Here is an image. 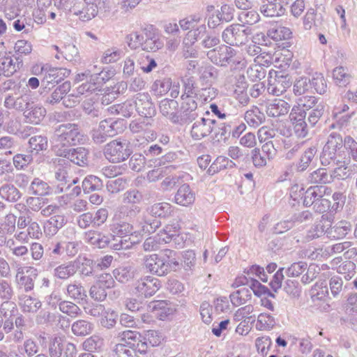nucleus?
I'll use <instances>...</instances> for the list:
<instances>
[{
	"mask_svg": "<svg viewBox=\"0 0 357 357\" xmlns=\"http://www.w3.org/2000/svg\"><path fill=\"white\" fill-rule=\"evenodd\" d=\"M0 197L8 202H15L20 198L21 193L13 185L6 183L0 188Z\"/></svg>",
	"mask_w": 357,
	"mask_h": 357,
	"instance_id": "49530a36",
	"label": "nucleus"
},
{
	"mask_svg": "<svg viewBox=\"0 0 357 357\" xmlns=\"http://www.w3.org/2000/svg\"><path fill=\"white\" fill-rule=\"evenodd\" d=\"M164 46L162 40L158 33L152 31H146L142 50L146 52H155Z\"/></svg>",
	"mask_w": 357,
	"mask_h": 357,
	"instance_id": "4be33fe9",
	"label": "nucleus"
},
{
	"mask_svg": "<svg viewBox=\"0 0 357 357\" xmlns=\"http://www.w3.org/2000/svg\"><path fill=\"white\" fill-rule=\"evenodd\" d=\"M56 152L58 155L69 160L78 166L84 167L88 164L89 151L84 147L63 149L56 150Z\"/></svg>",
	"mask_w": 357,
	"mask_h": 357,
	"instance_id": "9b49d317",
	"label": "nucleus"
},
{
	"mask_svg": "<svg viewBox=\"0 0 357 357\" xmlns=\"http://www.w3.org/2000/svg\"><path fill=\"white\" fill-rule=\"evenodd\" d=\"M217 128L214 129V138L218 142H226L231 135V126L227 123H221L217 126Z\"/></svg>",
	"mask_w": 357,
	"mask_h": 357,
	"instance_id": "774afa93",
	"label": "nucleus"
},
{
	"mask_svg": "<svg viewBox=\"0 0 357 357\" xmlns=\"http://www.w3.org/2000/svg\"><path fill=\"white\" fill-rule=\"evenodd\" d=\"M237 53L230 45H222L209 50L207 56L214 64L225 67L241 63V58Z\"/></svg>",
	"mask_w": 357,
	"mask_h": 357,
	"instance_id": "39448f33",
	"label": "nucleus"
},
{
	"mask_svg": "<svg viewBox=\"0 0 357 357\" xmlns=\"http://www.w3.org/2000/svg\"><path fill=\"white\" fill-rule=\"evenodd\" d=\"M47 146V139L45 136H33L29 140V153L31 155L38 154L40 151L46 150Z\"/></svg>",
	"mask_w": 357,
	"mask_h": 357,
	"instance_id": "3c124183",
	"label": "nucleus"
},
{
	"mask_svg": "<svg viewBox=\"0 0 357 357\" xmlns=\"http://www.w3.org/2000/svg\"><path fill=\"white\" fill-rule=\"evenodd\" d=\"M82 107L87 115L91 117H98L100 114L101 105L97 95L86 98L82 103Z\"/></svg>",
	"mask_w": 357,
	"mask_h": 357,
	"instance_id": "473e14b6",
	"label": "nucleus"
},
{
	"mask_svg": "<svg viewBox=\"0 0 357 357\" xmlns=\"http://www.w3.org/2000/svg\"><path fill=\"white\" fill-rule=\"evenodd\" d=\"M317 152V149L315 146H311L307 149L302 154L299 162L296 165L297 170L298 172L305 171L314 159Z\"/></svg>",
	"mask_w": 357,
	"mask_h": 357,
	"instance_id": "6e6d98bb",
	"label": "nucleus"
},
{
	"mask_svg": "<svg viewBox=\"0 0 357 357\" xmlns=\"http://www.w3.org/2000/svg\"><path fill=\"white\" fill-rule=\"evenodd\" d=\"M328 188L325 185H314L308 188L303 192V188L298 184L294 185L290 189V195L294 199L298 197L303 196V204L308 207L314 204L319 199L324 197Z\"/></svg>",
	"mask_w": 357,
	"mask_h": 357,
	"instance_id": "6e6552de",
	"label": "nucleus"
},
{
	"mask_svg": "<svg viewBox=\"0 0 357 357\" xmlns=\"http://www.w3.org/2000/svg\"><path fill=\"white\" fill-rule=\"evenodd\" d=\"M251 29L241 24H232L224 29L222 33V40L230 46H240L245 44Z\"/></svg>",
	"mask_w": 357,
	"mask_h": 357,
	"instance_id": "0eeeda50",
	"label": "nucleus"
},
{
	"mask_svg": "<svg viewBox=\"0 0 357 357\" xmlns=\"http://www.w3.org/2000/svg\"><path fill=\"white\" fill-rule=\"evenodd\" d=\"M70 87L71 84L70 82H64L52 92V93L47 98L46 102L51 105H54L61 100H63V96L70 91Z\"/></svg>",
	"mask_w": 357,
	"mask_h": 357,
	"instance_id": "09e8293b",
	"label": "nucleus"
},
{
	"mask_svg": "<svg viewBox=\"0 0 357 357\" xmlns=\"http://www.w3.org/2000/svg\"><path fill=\"white\" fill-rule=\"evenodd\" d=\"M303 24L305 30H310L313 26H319L321 24V19L317 18L316 10L310 8L303 18Z\"/></svg>",
	"mask_w": 357,
	"mask_h": 357,
	"instance_id": "13d9d810",
	"label": "nucleus"
},
{
	"mask_svg": "<svg viewBox=\"0 0 357 357\" xmlns=\"http://www.w3.org/2000/svg\"><path fill=\"white\" fill-rule=\"evenodd\" d=\"M183 93L181 97H199V89L193 77H185L182 79Z\"/></svg>",
	"mask_w": 357,
	"mask_h": 357,
	"instance_id": "37998d69",
	"label": "nucleus"
},
{
	"mask_svg": "<svg viewBox=\"0 0 357 357\" xmlns=\"http://www.w3.org/2000/svg\"><path fill=\"white\" fill-rule=\"evenodd\" d=\"M113 274L119 282L127 283L133 279L137 278L139 271L133 266H121L114 269Z\"/></svg>",
	"mask_w": 357,
	"mask_h": 357,
	"instance_id": "393cba45",
	"label": "nucleus"
},
{
	"mask_svg": "<svg viewBox=\"0 0 357 357\" xmlns=\"http://www.w3.org/2000/svg\"><path fill=\"white\" fill-rule=\"evenodd\" d=\"M291 108L287 101L282 99H275L266 105L267 115L273 118H280L286 116Z\"/></svg>",
	"mask_w": 357,
	"mask_h": 357,
	"instance_id": "dca6fc26",
	"label": "nucleus"
},
{
	"mask_svg": "<svg viewBox=\"0 0 357 357\" xmlns=\"http://www.w3.org/2000/svg\"><path fill=\"white\" fill-rule=\"evenodd\" d=\"M93 324L84 319H79L73 323L71 326L72 333L76 336H86L92 333Z\"/></svg>",
	"mask_w": 357,
	"mask_h": 357,
	"instance_id": "a19ab883",
	"label": "nucleus"
},
{
	"mask_svg": "<svg viewBox=\"0 0 357 357\" xmlns=\"http://www.w3.org/2000/svg\"><path fill=\"white\" fill-rule=\"evenodd\" d=\"M135 110L138 114L146 119L155 114V108L148 94L138 93L135 98Z\"/></svg>",
	"mask_w": 357,
	"mask_h": 357,
	"instance_id": "ddd939ff",
	"label": "nucleus"
},
{
	"mask_svg": "<svg viewBox=\"0 0 357 357\" xmlns=\"http://www.w3.org/2000/svg\"><path fill=\"white\" fill-rule=\"evenodd\" d=\"M123 52L121 49L112 47L106 50L101 61L104 63H111L119 61L123 56Z\"/></svg>",
	"mask_w": 357,
	"mask_h": 357,
	"instance_id": "338daca9",
	"label": "nucleus"
},
{
	"mask_svg": "<svg viewBox=\"0 0 357 357\" xmlns=\"http://www.w3.org/2000/svg\"><path fill=\"white\" fill-rule=\"evenodd\" d=\"M139 225L144 233H153L161 225V222L156 218L148 214H143L140 220L138 221Z\"/></svg>",
	"mask_w": 357,
	"mask_h": 357,
	"instance_id": "79ce46f5",
	"label": "nucleus"
},
{
	"mask_svg": "<svg viewBox=\"0 0 357 357\" xmlns=\"http://www.w3.org/2000/svg\"><path fill=\"white\" fill-rule=\"evenodd\" d=\"M244 119L250 127L257 128L265 122L266 116L259 107L253 106L245 112Z\"/></svg>",
	"mask_w": 357,
	"mask_h": 357,
	"instance_id": "2f4dec72",
	"label": "nucleus"
},
{
	"mask_svg": "<svg viewBox=\"0 0 357 357\" xmlns=\"http://www.w3.org/2000/svg\"><path fill=\"white\" fill-rule=\"evenodd\" d=\"M217 122L215 119L203 117L196 121L190 130V135L193 139L200 140L208 135L216 128Z\"/></svg>",
	"mask_w": 357,
	"mask_h": 357,
	"instance_id": "f8f14e48",
	"label": "nucleus"
},
{
	"mask_svg": "<svg viewBox=\"0 0 357 357\" xmlns=\"http://www.w3.org/2000/svg\"><path fill=\"white\" fill-rule=\"evenodd\" d=\"M63 255V241H52L46 250V259L48 267L54 268L59 264Z\"/></svg>",
	"mask_w": 357,
	"mask_h": 357,
	"instance_id": "a211bd4d",
	"label": "nucleus"
},
{
	"mask_svg": "<svg viewBox=\"0 0 357 357\" xmlns=\"http://www.w3.org/2000/svg\"><path fill=\"white\" fill-rule=\"evenodd\" d=\"M306 116L307 112L296 106L291 109L289 115L294 133L300 139L306 137L309 134V129L311 128L305 121Z\"/></svg>",
	"mask_w": 357,
	"mask_h": 357,
	"instance_id": "9d476101",
	"label": "nucleus"
},
{
	"mask_svg": "<svg viewBox=\"0 0 357 357\" xmlns=\"http://www.w3.org/2000/svg\"><path fill=\"white\" fill-rule=\"evenodd\" d=\"M181 111L183 116L189 120L195 119L197 116L195 111L201 103L199 97H181Z\"/></svg>",
	"mask_w": 357,
	"mask_h": 357,
	"instance_id": "412c9836",
	"label": "nucleus"
},
{
	"mask_svg": "<svg viewBox=\"0 0 357 357\" xmlns=\"http://www.w3.org/2000/svg\"><path fill=\"white\" fill-rule=\"evenodd\" d=\"M70 74V70L64 68H51L48 69L44 75L42 80V84L47 87L49 84H59L68 77Z\"/></svg>",
	"mask_w": 357,
	"mask_h": 357,
	"instance_id": "f3484780",
	"label": "nucleus"
},
{
	"mask_svg": "<svg viewBox=\"0 0 357 357\" xmlns=\"http://www.w3.org/2000/svg\"><path fill=\"white\" fill-rule=\"evenodd\" d=\"M178 102L172 99H163L159 105L160 113L164 116L168 118L173 123H180L182 120L181 117L178 114Z\"/></svg>",
	"mask_w": 357,
	"mask_h": 357,
	"instance_id": "2eb2a0df",
	"label": "nucleus"
},
{
	"mask_svg": "<svg viewBox=\"0 0 357 357\" xmlns=\"http://www.w3.org/2000/svg\"><path fill=\"white\" fill-rule=\"evenodd\" d=\"M75 266V273L79 270L80 273L84 276H91L96 270L94 264V260L91 259L85 256H79L74 260Z\"/></svg>",
	"mask_w": 357,
	"mask_h": 357,
	"instance_id": "cd10ccee",
	"label": "nucleus"
},
{
	"mask_svg": "<svg viewBox=\"0 0 357 357\" xmlns=\"http://www.w3.org/2000/svg\"><path fill=\"white\" fill-rule=\"evenodd\" d=\"M285 8L278 2V0H261L260 12L265 16L269 17L282 16L285 13Z\"/></svg>",
	"mask_w": 357,
	"mask_h": 357,
	"instance_id": "aec40b11",
	"label": "nucleus"
},
{
	"mask_svg": "<svg viewBox=\"0 0 357 357\" xmlns=\"http://www.w3.org/2000/svg\"><path fill=\"white\" fill-rule=\"evenodd\" d=\"M147 212L154 218H167L172 215L174 207L167 202L155 203L147 208Z\"/></svg>",
	"mask_w": 357,
	"mask_h": 357,
	"instance_id": "b1692460",
	"label": "nucleus"
},
{
	"mask_svg": "<svg viewBox=\"0 0 357 357\" xmlns=\"http://www.w3.org/2000/svg\"><path fill=\"white\" fill-rule=\"evenodd\" d=\"M55 178L60 182L57 186V192H63L68 190L72 184H75L77 181L73 179L72 181L68 178L67 169L64 167H59L55 172Z\"/></svg>",
	"mask_w": 357,
	"mask_h": 357,
	"instance_id": "e433bc0d",
	"label": "nucleus"
},
{
	"mask_svg": "<svg viewBox=\"0 0 357 357\" xmlns=\"http://www.w3.org/2000/svg\"><path fill=\"white\" fill-rule=\"evenodd\" d=\"M98 13V6L86 5L82 9L75 6L73 8L72 13L78 16L79 19L83 22H88L94 18Z\"/></svg>",
	"mask_w": 357,
	"mask_h": 357,
	"instance_id": "58836bf2",
	"label": "nucleus"
},
{
	"mask_svg": "<svg viewBox=\"0 0 357 357\" xmlns=\"http://www.w3.org/2000/svg\"><path fill=\"white\" fill-rule=\"evenodd\" d=\"M118 124L117 121L108 119L101 121L99 127L104 132V135L111 137L118 134Z\"/></svg>",
	"mask_w": 357,
	"mask_h": 357,
	"instance_id": "69168bd1",
	"label": "nucleus"
},
{
	"mask_svg": "<svg viewBox=\"0 0 357 357\" xmlns=\"http://www.w3.org/2000/svg\"><path fill=\"white\" fill-rule=\"evenodd\" d=\"M307 180L311 183H330L332 182L331 175L325 168H319L311 172Z\"/></svg>",
	"mask_w": 357,
	"mask_h": 357,
	"instance_id": "a18cd8bd",
	"label": "nucleus"
},
{
	"mask_svg": "<svg viewBox=\"0 0 357 357\" xmlns=\"http://www.w3.org/2000/svg\"><path fill=\"white\" fill-rule=\"evenodd\" d=\"M252 297L251 291L249 288L243 287L230 294L231 303L235 306H240L245 303Z\"/></svg>",
	"mask_w": 357,
	"mask_h": 357,
	"instance_id": "de8ad7c7",
	"label": "nucleus"
},
{
	"mask_svg": "<svg viewBox=\"0 0 357 357\" xmlns=\"http://www.w3.org/2000/svg\"><path fill=\"white\" fill-rule=\"evenodd\" d=\"M343 145L344 140L340 134L331 133L320 155L321 165L324 166L338 165L340 161L337 157Z\"/></svg>",
	"mask_w": 357,
	"mask_h": 357,
	"instance_id": "20e7f679",
	"label": "nucleus"
},
{
	"mask_svg": "<svg viewBox=\"0 0 357 357\" xmlns=\"http://www.w3.org/2000/svg\"><path fill=\"white\" fill-rule=\"evenodd\" d=\"M161 287L160 281L152 276L146 275L137 279L133 283V293L138 297L149 298Z\"/></svg>",
	"mask_w": 357,
	"mask_h": 357,
	"instance_id": "1a4fd4ad",
	"label": "nucleus"
},
{
	"mask_svg": "<svg viewBox=\"0 0 357 357\" xmlns=\"http://www.w3.org/2000/svg\"><path fill=\"white\" fill-rule=\"evenodd\" d=\"M352 230V225L350 222L342 220L338 222L331 229V234L337 238H343Z\"/></svg>",
	"mask_w": 357,
	"mask_h": 357,
	"instance_id": "680f3d73",
	"label": "nucleus"
},
{
	"mask_svg": "<svg viewBox=\"0 0 357 357\" xmlns=\"http://www.w3.org/2000/svg\"><path fill=\"white\" fill-rule=\"evenodd\" d=\"M84 135L78 125L75 123H64L59 125L54 130L52 142L55 151L68 149L83 141Z\"/></svg>",
	"mask_w": 357,
	"mask_h": 357,
	"instance_id": "f03ea898",
	"label": "nucleus"
},
{
	"mask_svg": "<svg viewBox=\"0 0 357 357\" xmlns=\"http://www.w3.org/2000/svg\"><path fill=\"white\" fill-rule=\"evenodd\" d=\"M109 278L105 282L102 280H98L95 284L92 285L89 290L90 296L96 301H102L107 297L106 288L113 287L114 280L110 275H107Z\"/></svg>",
	"mask_w": 357,
	"mask_h": 357,
	"instance_id": "6ab92c4d",
	"label": "nucleus"
},
{
	"mask_svg": "<svg viewBox=\"0 0 357 357\" xmlns=\"http://www.w3.org/2000/svg\"><path fill=\"white\" fill-rule=\"evenodd\" d=\"M325 112V105L323 103L318 104L314 108L309 110L307 115V121L311 128L314 127L320 120Z\"/></svg>",
	"mask_w": 357,
	"mask_h": 357,
	"instance_id": "e2e57ef3",
	"label": "nucleus"
},
{
	"mask_svg": "<svg viewBox=\"0 0 357 357\" xmlns=\"http://www.w3.org/2000/svg\"><path fill=\"white\" fill-rule=\"evenodd\" d=\"M103 183L100 178L94 175H89L82 181V188L84 193L101 190Z\"/></svg>",
	"mask_w": 357,
	"mask_h": 357,
	"instance_id": "603ef678",
	"label": "nucleus"
},
{
	"mask_svg": "<svg viewBox=\"0 0 357 357\" xmlns=\"http://www.w3.org/2000/svg\"><path fill=\"white\" fill-rule=\"evenodd\" d=\"M195 197L188 184H183L178 189L174 200L177 204L187 206L192 204L195 201Z\"/></svg>",
	"mask_w": 357,
	"mask_h": 357,
	"instance_id": "5701e85b",
	"label": "nucleus"
},
{
	"mask_svg": "<svg viewBox=\"0 0 357 357\" xmlns=\"http://www.w3.org/2000/svg\"><path fill=\"white\" fill-rule=\"evenodd\" d=\"M54 267L52 273L53 276L61 280H66L76 274L74 261L61 264Z\"/></svg>",
	"mask_w": 357,
	"mask_h": 357,
	"instance_id": "c756f323",
	"label": "nucleus"
},
{
	"mask_svg": "<svg viewBox=\"0 0 357 357\" xmlns=\"http://www.w3.org/2000/svg\"><path fill=\"white\" fill-rule=\"evenodd\" d=\"M356 264L351 261L342 262L337 268V272L344 276L346 280H349L356 274Z\"/></svg>",
	"mask_w": 357,
	"mask_h": 357,
	"instance_id": "0e129e2a",
	"label": "nucleus"
},
{
	"mask_svg": "<svg viewBox=\"0 0 357 357\" xmlns=\"http://www.w3.org/2000/svg\"><path fill=\"white\" fill-rule=\"evenodd\" d=\"M82 347L88 353L100 351L104 347V340L99 335H93L84 341Z\"/></svg>",
	"mask_w": 357,
	"mask_h": 357,
	"instance_id": "8fccbe9b",
	"label": "nucleus"
},
{
	"mask_svg": "<svg viewBox=\"0 0 357 357\" xmlns=\"http://www.w3.org/2000/svg\"><path fill=\"white\" fill-rule=\"evenodd\" d=\"M236 167V164L229 158L223 155L218 156L207 170L209 175H214L222 170L232 169Z\"/></svg>",
	"mask_w": 357,
	"mask_h": 357,
	"instance_id": "72a5a7b5",
	"label": "nucleus"
},
{
	"mask_svg": "<svg viewBox=\"0 0 357 357\" xmlns=\"http://www.w3.org/2000/svg\"><path fill=\"white\" fill-rule=\"evenodd\" d=\"M16 280L20 294H23V292H29L34 287L33 280L30 275H24L23 271H18L16 275Z\"/></svg>",
	"mask_w": 357,
	"mask_h": 357,
	"instance_id": "864d4df0",
	"label": "nucleus"
},
{
	"mask_svg": "<svg viewBox=\"0 0 357 357\" xmlns=\"http://www.w3.org/2000/svg\"><path fill=\"white\" fill-rule=\"evenodd\" d=\"M66 294L75 301H82L86 298V291L81 283L74 282L66 287Z\"/></svg>",
	"mask_w": 357,
	"mask_h": 357,
	"instance_id": "c03bdc74",
	"label": "nucleus"
},
{
	"mask_svg": "<svg viewBox=\"0 0 357 357\" xmlns=\"http://www.w3.org/2000/svg\"><path fill=\"white\" fill-rule=\"evenodd\" d=\"M14 61L10 56H5L1 59L0 62V72L6 76L10 77L13 75L20 66H22V60L20 61V57L15 59Z\"/></svg>",
	"mask_w": 357,
	"mask_h": 357,
	"instance_id": "7c9ffc66",
	"label": "nucleus"
},
{
	"mask_svg": "<svg viewBox=\"0 0 357 357\" xmlns=\"http://www.w3.org/2000/svg\"><path fill=\"white\" fill-rule=\"evenodd\" d=\"M165 252L163 257L156 254L145 257L144 266L151 273L164 276L171 271H176L178 268L179 263L174 257L176 252L171 250H165Z\"/></svg>",
	"mask_w": 357,
	"mask_h": 357,
	"instance_id": "7ed1b4c3",
	"label": "nucleus"
},
{
	"mask_svg": "<svg viewBox=\"0 0 357 357\" xmlns=\"http://www.w3.org/2000/svg\"><path fill=\"white\" fill-rule=\"evenodd\" d=\"M66 223V218L61 215H55L50 218L44 224V232L47 236H54Z\"/></svg>",
	"mask_w": 357,
	"mask_h": 357,
	"instance_id": "c85d7f7f",
	"label": "nucleus"
},
{
	"mask_svg": "<svg viewBox=\"0 0 357 357\" xmlns=\"http://www.w3.org/2000/svg\"><path fill=\"white\" fill-rule=\"evenodd\" d=\"M310 89H313L319 94H324L327 91V83L322 73H315L310 79Z\"/></svg>",
	"mask_w": 357,
	"mask_h": 357,
	"instance_id": "4d7b16f0",
	"label": "nucleus"
},
{
	"mask_svg": "<svg viewBox=\"0 0 357 357\" xmlns=\"http://www.w3.org/2000/svg\"><path fill=\"white\" fill-rule=\"evenodd\" d=\"M103 153L109 162H121L130 156L132 150L126 139L119 138L107 143L105 146Z\"/></svg>",
	"mask_w": 357,
	"mask_h": 357,
	"instance_id": "423d86ee",
	"label": "nucleus"
},
{
	"mask_svg": "<svg viewBox=\"0 0 357 357\" xmlns=\"http://www.w3.org/2000/svg\"><path fill=\"white\" fill-rule=\"evenodd\" d=\"M46 115V109L40 105H31L29 109L24 112L27 122L33 124L40 123Z\"/></svg>",
	"mask_w": 357,
	"mask_h": 357,
	"instance_id": "bb28decb",
	"label": "nucleus"
},
{
	"mask_svg": "<svg viewBox=\"0 0 357 357\" xmlns=\"http://www.w3.org/2000/svg\"><path fill=\"white\" fill-rule=\"evenodd\" d=\"M291 85L290 77L288 75H276L268 82L267 91L268 93L279 96L283 94Z\"/></svg>",
	"mask_w": 357,
	"mask_h": 357,
	"instance_id": "4468645a",
	"label": "nucleus"
},
{
	"mask_svg": "<svg viewBox=\"0 0 357 357\" xmlns=\"http://www.w3.org/2000/svg\"><path fill=\"white\" fill-rule=\"evenodd\" d=\"M333 77L337 85L340 86H346L350 82L351 75L347 73V70L342 66L336 67L333 70Z\"/></svg>",
	"mask_w": 357,
	"mask_h": 357,
	"instance_id": "052dcab7",
	"label": "nucleus"
},
{
	"mask_svg": "<svg viewBox=\"0 0 357 357\" xmlns=\"http://www.w3.org/2000/svg\"><path fill=\"white\" fill-rule=\"evenodd\" d=\"M85 238L91 245L98 248H104L112 243L109 236L97 231H90L87 232Z\"/></svg>",
	"mask_w": 357,
	"mask_h": 357,
	"instance_id": "4c0bfd02",
	"label": "nucleus"
},
{
	"mask_svg": "<svg viewBox=\"0 0 357 357\" xmlns=\"http://www.w3.org/2000/svg\"><path fill=\"white\" fill-rule=\"evenodd\" d=\"M291 33L289 28L279 24L273 25L267 31L268 36L275 41L288 40Z\"/></svg>",
	"mask_w": 357,
	"mask_h": 357,
	"instance_id": "ea45409f",
	"label": "nucleus"
},
{
	"mask_svg": "<svg viewBox=\"0 0 357 357\" xmlns=\"http://www.w3.org/2000/svg\"><path fill=\"white\" fill-rule=\"evenodd\" d=\"M135 100H128L123 103L114 105L109 107V112L112 114H120L123 117H130L135 110Z\"/></svg>",
	"mask_w": 357,
	"mask_h": 357,
	"instance_id": "c9c22d12",
	"label": "nucleus"
},
{
	"mask_svg": "<svg viewBox=\"0 0 357 357\" xmlns=\"http://www.w3.org/2000/svg\"><path fill=\"white\" fill-rule=\"evenodd\" d=\"M139 212L140 208L136 205H121L115 211L113 218L127 222L136 218Z\"/></svg>",
	"mask_w": 357,
	"mask_h": 357,
	"instance_id": "a878e982",
	"label": "nucleus"
},
{
	"mask_svg": "<svg viewBox=\"0 0 357 357\" xmlns=\"http://www.w3.org/2000/svg\"><path fill=\"white\" fill-rule=\"evenodd\" d=\"M18 298L19 304L24 312L34 313L41 307V302L35 297L20 294Z\"/></svg>",
	"mask_w": 357,
	"mask_h": 357,
	"instance_id": "f704fd0d",
	"label": "nucleus"
},
{
	"mask_svg": "<svg viewBox=\"0 0 357 357\" xmlns=\"http://www.w3.org/2000/svg\"><path fill=\"white\" fill-rule=\"evenodd\" d=\"M29 191L33 195L44 196L50 192V188L46 182L38 178H35L31 183Z\"/></svg>",
	"mask_w": 357,
	"mask_h": 357,
	"instance_id": "bf43d9fd",
	"label": "nucleus"
},
{
	"mask_svg": "<svg viewBox=\"0 0 357 357\" xmlns=\"http://www.w3.org/2000/svg\"><path fill=\"white\" fill-rule=\"evenodd\" d=\"M109 230L113 237L110 247L115 250L130 249L141 241L139 232L126 221L113 218Z\"/></svg>",
	"mask_w": 357,
	"mask_h": 357,
	"instance_id": "f257e3e1",
	"label": "nucleus"
},
{
	"mask_svg": "<svg viewBox=\"0 0 357 357\" xmlns=\"http://www.w3.org/2000/svg\"><path fill=\"white\" fill-rule=\"evenodd\" d=\"M142 335L136 331L126 330L120 332L118 337L123 344H127L130 349H132L137 342H139Z\"/></svg>",
	"mask_w": 357,
	"mask_h": 357,
	"instance_id": "5fc2aeb1",
	"label": "nucleus"
}]
</instances>
